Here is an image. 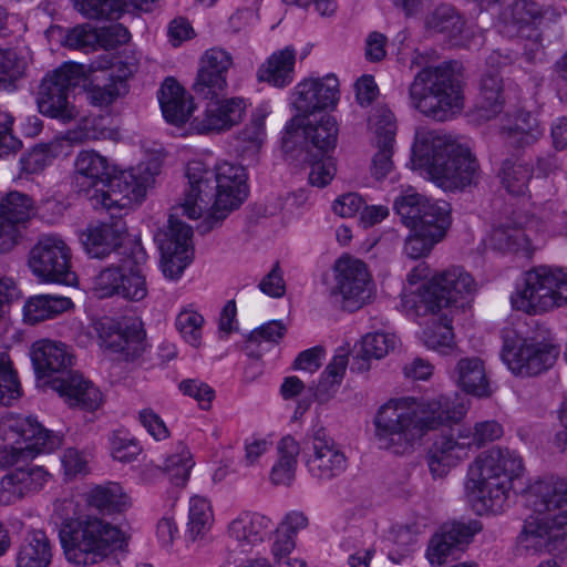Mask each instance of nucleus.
Here are the masks:
<instances>
[{"label":"nucleus","mask_w":567,"mask_h":567,"mask_svg":"<svg viewBox=\"0 0 567 567\" xmlns=\"http://www.w3.org/2000/svg\"><path fill=\"white\" fill-rule=\"evenodd\" d=\"M425 28L442 34L453 45L468 47L474 41V37L465 29L463 18L447 4L439 6L427 14Z\"/></svg>","instance_id":"c85d7f7f"},{"label":"nucleus","mask_w":567,"mask_h":567,"mask_svg":"<svg viewBox=\"0 0 567 567\" xmlns=\"http://www.w3.org/2000/svg\"><path fill=\"white\" fill-rule=\"evenodd\" d=\"M515 309L526 313L548 311L567 302V272L540 266L526 272L525 286L512 296Z\"/></svg>","instance_id":"9d476101"},{"label":"nucleus","mask_w":567,"mask_h":567,"mask_svg":"<svg viewBox=\"0 0 567 567\" xmlns=\"http://www.w3.org/2000/svg\"><path fill=\"white\" fill-rule=\"evenodd\" d=\"M423 339L426 347L431 349H440L450 347L453 340L451 320L446 315L439 319V323L427 328L423 332Z\"/></svg>","instance_id":"e2e57ef3"},{"label":"nucleus","mask_w":567,"mask_h":567,"mask_svg":"<svg viewBox=\"0 0 567 567\" xmlns=\"http://www.w3.org/2000/svg\"><path fill=\"white\" fill-rule=\"evenodd\" d=\"M158 100L164 117L175 125L186 122L193 111L192 97L171 78L162 84Z\"/></svg>","instance_id":"72a5a7b5"},{"label":"nucleus","mask_w":567,"mask_h":567,"mask_svg":"<svg viewBox=\"0 0 567 567\" xmlns=\"http://www.w3.org/2000/svg\"><path fill=\"white\" fill-rule=\"evenodd\" d=\"M498 176L508 194L523 196L528 190V185L533 177V167L519 159L506 158L502 163Z\"/></svg>","instance_id":"49530a36"},{"label":"nucleus","mask_w":567,"mask_h":567,"mask_svg":"<svg viewBox=\"0 0 567 567\" xmlns=\"http://www.w3.org/2000/svg\"><path fill=\"white\" fill-rule=\"evenodd\" d=\"M58 145L38 144L28 153L21 156L20 164L22 171L28 174H38L42 172L56 156Z\"/></svg>","instance_id":"6e6d98bb"},{"label":"nucleus","mask_w":567,"mask_h":567,"mask_svg":"<svg viewBox=\"0 0 567 567\" xmlns=\"http://www.w3.org/2000/svg\"><path fill=\"white\" fill-rule=\"evenodd\" d=\"M267 116L268 111L265 107H257L249 122L238 133L237 147L243 158L255 161L266 137L265 121Z\"/></svg>","instance_id":"37998d69"},{"label":"nucleus","mask_w":567,"mask_h":567,"mask_svg":"<svg viewBox=\"0 0 567 567\" xmlns=\"http://www.w3.org/2000/svg\"><path fill=\"white\" fill-rule=\"evenodd\" d=\"M31 360L38 380L55 391L70 408L93 412L102 405V392L71 369L73 355L64 343L37 341L31 349Z\"/></svg>","instance_id":"423d86ee"},{"label":"nucleus","mask_w":567,"mask_h":567,"mask_svg":"<svg viewBox=\"0 0 567 567\" xmlns=\"http://www.w3.org/2000/svg\"><path fill=\"white\" fill-rule=\"evenodd\" d=\"M296 52L291 48L272 53L259 68L257 76L259 81L284 87L292 82Z\"/></svg>","instance_id":"4c0bfd02"},{"label":"nucleus","mask_w":567,"mask_h":567,"mask_svg":"<svg viewBox=\"0 0 567 567\" xmlns=\"http://www.w3.org/2000/svg\"><path fill=\"white\" fill-rule=\"evenodd\" d=\"M25 70V61L11 49H0V86L20 79Z\"/></svg>","instance_id":"680f3d73"},{"label":"nucleus","mask_w":567,"mask_h":567,"mask_svg":"<svg viewBox=\"0 0 567 567\" xmlns=\"http://www.w3.org/2000/svg\"><path fill=\"white\" fill-rule=\"evenodd\" d=\"M413 161L427 171L431 179L445 190H462L476 185L480 164L470 148L437 131L416 132Z\"/></svg>","instance_id":"39448f33"},{"label":"nucleus","mask_w":567,"mask_h":567,"mask_svg":"<svg viewBox=\"0 0 567 567\" xmlns=\"http://www.w3.org/2000/svg\"><path fill=\"white\" fill-rule=\"evenodd\" d=\"M126 225L122 219L90 224L80 235L85 251L92 258H104L121 246Z\"/></svg>","instance_id":"bb28decb"},{"label":"nucleus","mask_w":567,"mask_h":567,"mask_svg":"<svg viewBox=\"0 0 567 567\" xmlns=\"http://www.w3.org/2000/svg\"><path fill=\"white\" fill-rule=\"evenodd\" d=\"M558 357L554 346L533 342L517 334L504 337L502 359L509 370L522 377L537 375L551 368Z\"/></svg>","instance_id":"f3484780"},{"label":"nucleus","mask_w":567,"mask_h":567,"mask_svg":"<svg viewBox=\"0 0 567 567\" xmlns=\"http://www.w3.org/2000/svg\"><path fill=\"white\" fill-rule=\"evenodd\" d=\"M499 134L503 141L514 148H524L534 144L543 135L536 117L529 112L518 111L514 122L502 126Z\"/></svg>","instance_id":"e433bc0d"},{"label":"nucleus","mask_w":567,"mask_h":567,"mask_svg":"<svg viewBox=\"0 0 567 567\" xmlns=\"http://www.w3.org/2000/svg\"><path fill=\"white\" fill-rule=\"evenodd\" d=\"M457 383L466 392L478 398L489 396L492 391L483 361L463 358L456 365Z\"/></svg>","instance_id":"a19ab883"},{"label":"nucleus","mask_w":567,"mask_h":567,"mask_svg":"<svg viewBox=\"0 0 567 567\" xmlns=\"http://www.w3.org/2000/svg\"><path fill=\"white\" fill-rule=\"evenodd\" d=\"M505 104V83L497 70L486 71L480 81L476 114L480 118L491 120L498 115Z\"/></svg>","instance_id":"473e14b6"},{"label":"nucleus","mask_w":567,"mask_h":567,"mask_svg":"<svg viewBox=\"0 0 567 567\" xmlns=\"http://www.w3.org/2000/svg\"><path fill=\"white\" fill-rule=\"evenodd\" d=\"M146 333L141 321L136 319L112 323L101 334L103 346L123 361H134L146 350Z\"/></svg>","instance_id":"b1692460"},{"label":"nucleus","mask_w":567,"mask_h":567,"mask_svg":"<svg viewBox=\"0 0 567 567\" xmlns=\"http://www.w3.org/2000/svg\"><path fill=\"white\" fill-rule=\"evenodd\" d=\"M179 389L184 394L194 398L202 409L210 408L215 392L208 384L196 380H185L181 382Z\"/></svg>","instance_id":"338daca9"},{"label":"nucleus","mask_w":567,"mask_h":567,"mask_svg":"<svg viewBox=\"0 0 567 567\" xmlns=\"http://www.w3.org/2000/svg\"><path fill=\"white\" fill-rule=\"evenodd\" d=\"M29 266L40 279L50 282L73 285L75 274L71 270V250L56 236H43L30 250Z\"/></svg>","instance_id":"dca6fc26"},{"label":"nucleus","mask_w":567,"mask_h":567,"mask_svg":"<svg viewBox=\"0 0 567 567\" xmlns=\"http://www.w3.org/2000/svg\"><path fill=\"white\" fill-rule=\"evenodd\" d=\"M307 468L317 480L330 481L347 468V457L326 429L316 430L310 439Z\"/></svg>","instance_id":"412c9836"},{"label":"nucleus","mask_w":567,"mask_h":567,"mask_svg":"<svg viewBox=\"0 0 567 567\" xmlns=\"http://www.w3.org/2000/svg\"><path fill=\"white\" fill-rule=\"evenodd\" d=\"M203 323V316L190 310L181 311L176 318L177 330L184 340L194 347L200 343Z\"/></svg>","instance_id":"052dcab7"},{"label":"nucleus","mask_w":567,"mask_h":567,"mask_svg":"<svg viewBox=\"0 0 567 567\" xmlns=\"http://www.w3.org/2000/svg\"><path fill=\"white\" fill-rule=\"evenodd\" d=\"M214 523V514L208 499L202 496H194L189 501L187 533L195 542L203 539L210 530Z\"/></svg>","instance_id":"de8ad7c7"},{"label":"nucleus","mask_w":567,"mask_h":567,"mask_svg":"<svg viewBox=\"0 0 567 567\" xmlns=\"http://www.w3.org/2000/svg\"><path fill=\"white\" fill-rule=\"evenodd\" d=\"M369 123L377 137V145H393L396 122L386 106H377L370 115Z\"/></svg>","instance_id":"603ef678"},{"label":"nucleus","mask_w":567,"mask_h":567,"mask_svg":"<svg viewBox=\"0 0 567 567\" xmlns=\"http://www.w3.org/2000/svg\"><path fill=\"white\" fill-rule=\"evenodd\" d=\"M33 200L20 192L0 199V250L10 251L22 238V227L34 215Z\"/></svg>","instance_id":"5701e85b"},{"label":"nucleus","mask_w":567,"mask_h":567,"mask_svg":"<svg viewBox=\"0 0 567 567\" xmlns=\"http://www.w3.org/2000/svg\"><path fill=\"white\" fill-rule=\"evenodd\" d=\"M271 520L258 513L244 512L234 518L228 525V536L239 547L246 549L261 543L269 529Z\"/></svg>","instance_id":"2f4dec72"},{"label":"nucleus","mask_w":567,"mask_h":567,"mask_svg":"<svg viewBox=\"0 0 567 567\" xmlns=\"http://www.w3.org/2000/svg\"><path fill=\"white\" fill-rule=\"evenodd\" d=\"M155 174L157 169L152 172L150 166L144 169L140 166L116 175L110 174L99 188L86 190V196L94 208L105 209L113 216L115 212L142 200Z\"/></svg>","instance_id":"9b49d317"},{"label":"nucleus","mask_w":567,"mask_h":567,"mask_svg":"<svg viewBox=\"0 0 567 567\" xmlns=\"http://www.w3.org/2000/svg\"><path fill=\"white\" fill-rule=\"evenodd\" d=\"M181 210H173L168 231L158 230L154 239L163 259V272L171 279L178 278L190 262L193 228L178 219Z\"/></svg>","instance_id":"6ab92c4d"},{"label":"nucleus","mask_w":567,"mask_h":567,"mask_svg":"<svg viewBox=\"0 0 567 567\" xmlns=\"http://www.w3.org/2000/svg\"><path fill=\"white\" fill-rule=\"evenodd\" d=\"M62 465L68 477L73 478L89 473V457L84 452L70 447L62 456Z\"/></svg>","instance_id":"69168bd1"},{"label":"nucleus","mask_w":567,"mask_h":567,"mask_svg":"<svg viewBox=\"0 0 567 567\" xmlns=\"http://www.w3.org/2000/svg\"><path fill=\"white\" fill-rule=\"evenodd\" d=\"M530 229L520 226H499L491 234V245L501 251H512L529 257L534 250Z\"/></svg>","instance_id":"c03bdc74"},{"label":"nucleus","mask_w":567,"mask_h":567,"mask_svg":"<svg viewBox=\"0 0 567 567\" xmlns=\"http://www.w3.org/2000/svg\"><path fill=\"white\" fill-rule=\"evenodd\" d=\"M434 52H412L409 69H420L409 86L411 106L424 116L444 122L464 107L461 81L455 73L457 62L431 65Z\"/></svg>","instance_id":"7ed1b4c3"},{"label":"nucleus","mask_w":567,"mask_h":567,"mask_svg":"<svg viewBox=\"0 0 567 567\" xmlns=\"http://www.w3.org/2000/svg\"><path fill=\"white\" fill-rule=\"evenodd\" d=\"M83 74V66L72 62L48 73L40 83L37 96L40 113L63 122L74 120L79 113L70 101V93Z\"/></svg>","instance_id":"ddd939ff"},{"label":"nucleus","mask_w":567,"mask_h":567,"mask_svg":"<svg viewBox=\"0 0 567 567\" xmlns=\"http://www.w3.org/2000/svg\"><path fill=\"white\" fill-rule=\"evenodd\" d=\"M286 332V327L280 321H270L250 332L247 339V349L261 341L278 342Z\"/></svg>","instance_id":"774afa93"},{"label":"nucleus","mask_w":567,"mask_h":567,"mask_svg":"<svg viewBox=\"0 0 567 567\" xmlns=\"http://www.w3.org/2000/svg\"><path fill=\"white\" fill-rule=\"evenodd\" d=\"M465 412L463 403L445 395L427 401L413 398L390 400L375 415V436L381 449L404 454L429 431L460 421Z\"/></svg>","instance_id":"f03ea898"},{"label":"nucleus","mask_w":567,"mask_h":567,"mask_svg":"<svg viewBox=\"0 0 567 567\" xmlns=\"http://www.w3.org/2000/svg\"><path fill=\"white\" fill-rule=\"evenodd\" d=\"M525 467L514 451L493 447L481 453L468 466L465 495L478 514H501L508 506L514 482Z\"/></svg>","instance_id":"20e7f679"},{"label":"nucleus","mask_w":567,"mask_h":567,"mask_svg":"<svg viewBox=\"0 0 567 567\" xmlns=\"http://www.w3.org/2000/svg\"><path fill=\"white\" fill-rule=\"evenodd\" d=\"M62 437L31 417H9L0 423V466L27 463L38 453L59 447Z\"/></svg>","instance_id":"6e6552de"},{"label":"nucleus","mask_w":567,"mask_h":567,"mask_svg":"<svg viewBox=\"0 0 567 567\" xmlns=\"http://www.w3.org/2000/svg\"><path fill=\"white\" fill-rule=\"evenodd\" d=\"M194 464L189 450L181 443L176 453L166 458L163 470L174 485L185 486Z\"/></svg>","instance_id":"8fccbe9b"},{"label":"nucleus","mask_w":567,"mask_h":567,"mask_svg":"<svg viewBox=\"0 0 567 567\" xmlns=\"http://www.w3.org/2000/svg\"><path fill=\"white\" fill-rule=\"evenodd\" d=\"M122 280V262L117 266L105 267L94 277L92 291L100 299L118 296Z\"/></svg>","instance_id":"5fc2aeb1"},{"label":"nucleus","mask_w":567,"mask_h":567,"mask_svg":"<svg viewBox=\"0 0 567 567\" xmlns=\"http://www.w3.org/2000/svg\"><path fill=\"white\" fill-rule=\"evenodd\" d=\"M20 382L7 353H0V405H10L20 396Z\"/></svg>","instance_id":"864d4df0"},{"label":"nucleus","mask_w":567,"mask_h":567,"mask_svg":"<svg viewBox=\"0 0 567 567\" xmlns=\"http://www.w3.org/2000/svg\"><path fill=\"white\" fill-rule=\"evenodd\" d=\"M31 466H19L0 482V502L9 504L23 497L31 488Z\"/></svg>","instance_id":"09e8293b"},{"label":"nucleus","mask_w":567,"mask_h":567,"mask_svg":"<svg viewBox=\"0 0 567 567\" xmlns=\"http://www.w3.org/2000/svg\"><path fill=\"white\" fill-rule=\"evenodd\" d=\"M75 172L82 186L87 185V190H93L109 177L111 166L105 156L94 151H82L75 159Z\"/></svg>","instance_id":"79ce46f5"},{"label":"nucleus","mask_w":567,"mask_h":567,"mask_svg":"<svg viewBox=\"0 0 567 567\" xmlns=\"http://www.w3.org/2000/svg\"><path fill=\"white\" fill-rule=\"evenodd\" d=\"M289 127H302L305 138L321 152L334 148L337 144L339 128L336 118L331 115H322L316 122L295 116Z\"/></svg>","instance_id":"c9c22d12"},{"label":"nucleus","mask_w":567,"mask_h":567,"mask_svg":"<svg viewBox=\"0 0 567 567\" xmlns=\"http://www.w3.org/2000/svg\"><path fill=\"white\" fill-rule=\"evenodd\" d=\"M74 9L87 20H118L125 12L147 10L156 0H72Z\"/></svg>","instance_id":"7c9ffc66"},{"label":"nucleus","mask_w":567,"mask_h":567,"mask_svg":"<svg viewBox=\"0 0 567 567\" xmlns=\"http://www.w3.org/2000/svg\"><path fill=\"white\" fill-rule=\"evenodd\" d=\"M223 94L200 96L207 100L204 110L195 115L190 128L198 134L221 133L238 125L244 117L247 104L243 97L224 99Z\"/></svg>","instance_id":"aec40b11"},{"label":"nucleus","mask_w":567,"mask_h":567,"mask_svg":"<svg viewBox=\"0 0 567 567\" xmlns=\"http://www.w3.org/2000/svg\"><path fill=\"white\" fill-rule=\"evenodd\" d=\"M545 13L546 10L534 0H513L499 13V32L524 41L527 61H534L542 50V33L538 27Z\"/></svg>","instance_id":"2eb2a0df"},{"label":"nucleus","mask_w":567,"mask_h":567,"mask_svg":"<svg viewBox=\"0 0 567 567\" xmlns=\"http://www.w3.org/2000/svg\"><path fill=\"white\" fill-rule=\"evenodd\" d=\"M131 255V258L122 260L123 280L118 296L131 301H140L147 296L145 277L140 269V265L146 260V254L140 245H135Z\"/></svg>","instance_id":"f704fd0d"},{"label":"nucleus","mask_w":567,"mask_h":567,"mask_svg":"<svg viewBox=\"0 0 567 567\" xmlns=\"http://www.w3.org/2000/svg\"><path fill=\"white\" fill-rule=\"evenodd\" d=\"M524 495L534 511H555L567 503V481L558 477L537 480L524 489Z\"/></svg>","instance_id":"c756f323"},{"label":"nucleus","mask_w":567,"mask_h":567,"mask_svg":"<svg viewBox=\"0 0 567 567\" xmlns=\"http://www.w3.org/2000/svg\"><path fill=\"white\" fill-rule=\"evenodd\" d=\"M233 65L231 55L220 48H212L202 58L193 91L197 96L224 94L227 89V72Z\"/></svg>","instance_id":"a878e982"},{"label":"nucleus","mask_w":567,"mask_h":567,"mask_svg":"<svg viewBox=\"0 0 567 567\" xmlns=\"http://www.w3.org/2000/svg\"><path fill=\"white\" fill-rule=\"evenodd\" d=\"M347 365L348 355L346 353H338L333 357L322 373L317 388L316 395L320 401H326L331 396V391L334 392V388L341 383Z\"/></svg>","instance_id":"3c124183"},{"label":"nucleus","mask_w":567,"mask_h":567,"mask_svg":"<svg viewBox=\"0 0 567 567\" xmlns=\"http://www.w3.org/2000/svg\"><path fill=\"white\" fill-rule=\"evenodd\" d=\"M96 43L95 28L87 23L69 29L62 40L64 47L85 52L95 51L97 49Z\"/></svg>","instance_id":"4d7b16f0"},{"label":"nucleus","mask_w":567,"mask_h":567,"mask_svg":"<svg viewBox=\"0 0 567 567\" xmlns=\"http://www.w3.org/2000/svg\"><path fill=\"white\" fill-rule=\"evenodd\" d=\"M393 209L408 228H417L442 240L451 226V205L434 202L409 188L398 196Z\"/></svg>","instance_id":"4468645a"},{"label":"nucleus","mask_w":567,"mask_h":567,"mask_svg":"<svg viewBox=\"0 0 567 567\" xmlns=\"http://www.w3.org/2000/svg\"><path fill=\"white\" fill-rule=\"evenodd\" d=\"M52 559V547L43 530L28 533L20 545L17 567H48Z\"/></svg>","instance_id":"58836bf2"},{"label":"nucleus","mask_w":567,"mask_h":567,"mask_svg":"<svg viewBox=\"0 0 567 567\" xmlns=\"http://www.w3.org/2000/svg\"><path fill=\"white\" fill-rule=\"evenodd\" d=\"M87 505L102 514L121 513L130 506V498L115 482L92 487L85 494Z\"/></svg>","instance_id":"ea45409f"},{"label":"nucleus","mask_w":567,"mask_h":567,"mask_svg":"<svg viewBox=\"0 0 567 567\" xmlns=\"http://www.w3.org/2000/svg\"><path fill=\"white\" fill-rule=\"evenodd\" d=\"M336 285L331 290L340 296L344 310L355 311L368 303L373 295V284L367 265L350 256H342L334 265Z\"/></svg>","instance_id":"a211bd4d"},{"label":"nucleus","mask_w":567,"mask_h":567,"mask_svg":"<svg viewBox=\"0 0 567 567\" xmlns=\"http://www.w3.org/2000/svg\"><path fill=\"white\" fill-rule=\"evenodd\" d=\"M296 116L308 118L318 111L333 107L339 100V81L336 76L306 80L295 89Z\"/></svg>","instance_id":"393cba45"},{"label":"nucleus","mask_w":567,"mask_h":567,"mask_svg":"<svg viewBox=\"0 0 567 567\" xmlns=\"http://www.w3.org/2000/svg\"><path fill=\"white\" fill-rule=\"evenodd\" d=\"M95 34L97 38L96 48L104 50H112L118 45L125 44L131 37L128 30L120 23L99 29L95 28Z\"/></svg>","instance_id":"0e129e2a"},{"label":"nucleus","mask_w":567,"mask_h":567,"mask_svg":"<svg viewBox=\"0 0 567 567\" xmlns=\"http://www.w3.org/2000/svg\"><path fill=\"white\" fill-rule=\"evenodd\" d=\"M476 291L473 276L462 267H451L424 284L417 291L414 308L417 316L435 315Z\"/></svg>","instance_id":"f8f14e48"},{"label":"nucleus","mask_w":567,"mask_h":567,"mask_svg":"<svg viewBox=\"0 0 567 567\" xmlns=\"http://www.w3.org/2000/svg\"><path fill=\"white\" fill-rule=\"evenodd\" d=\"M59 536L66 560L76 566L99 564L127 545L125 534L117 526L92 516L66 522Z\"/></svg>","instance_id":"0eeeda50"},{"label":"nucleus","mask_w":567,"mask_h":567,"mask_svg":"<svg viewBox=\"0 0 567 567\" xmlns=\"http://www.w3.org/2000/svg\"><path fill=\"white\" fill-rule=\"evenodd\" d=\"M399 343L396 336L384 332L368 333L362 340L361 351L367 357L381 359Z\"/></svg>","instance_id":"13d9d810"},{"label":"nucleus","mask_w":567,"mask_h":567,"mask_svg":"<svg viewBox=\"0 0 567 567\" xmlns=\"http://www.w3.org/2000/svg\"><path fill=\"white\" fill-rule=\"evenodd\" d=\"M439 241L441 240L423 230L410 228V235L405 238L403 251L412 259L422 258L427 256Z\"/></svg>","instance_id":"bf43d9fd"},{"label":"nucleus","mask_w":567,"mask_h":567,"mask_svg":"<svg viewBox=\"0 0 567 567\" xmlns=\"http://www.w3.org/2000/svg\"><path fill=\"white\" fill-rule=\"evenodd\" d=\"M503 427L495 421H484L475 424L474 429L463 427L450 435L437 437L426 454V463L433 478H442L461 461L468 457L473 447L498 440Z\"/></svg>","instance_id":"1a4fd4ad"},{"label":"nucleus","mask_w":567,"mask_h":567,"mask_svg":"<svg viewBox=\"0 0 567 567\" xmlns=\"http://www.w3.org/2000/svg\"><path fill=\"white\" fill-rule=\"evenodd\" d=\"M186 177L188 188L173 210H181L189 219H197L207 212L198 225L202 234L219 226L248 195L247 175L241 165L225 162L210 168L200 161H192L187 164Z\"/></svg>","instance_id":"f257e3e1"},{"label":"nucleus","mask_w":567,"mask_h":567,"mask_svg":"<svg viewBox=\"0 0 567 567\" xmlns=\"http://www.w3.org/2000/svg\"><path fill=\"white\" fill-rule=\"evenodd\" d=\"M482 530L478 520L468 523H453L444 526L440 534L431 539L427 558L432 565L442 566L446 557L458 546L467 544L472 537Z\"/></svg>","instance_id":"cd10ccee"},{"label":"nucleus","mask_w":567,"mask_h":567,"mask_svg":"<svg viewBox=\"0 0 567 567\" xmlns=\"http://www.w3.org/2000/svg\"><path fill=\"white\" fill-rule=\"evenodd\" d=\"M72 306V301L65 297L52 295H39L28 299L23 308L24 320L28 323L52 319L66 311Z\"/></svg>","instance_id":"a18cd8bd"},{"label":"nucleus","mask_w":567,"mask_h":567,"mask_svg":"<svg viewBox=\"0 0 567 567\" xmlns=\"http://www.w3.org/2000/svg\"><path fill=\"white\" fill-rule=\"evenodd\" d=\"M537 515L528 516L518 535L519 545L529 553H551L557 550L565 539V532L550 511H536Z\"/></svg>","instance_id":"4be33fe9"}]
</instances>
